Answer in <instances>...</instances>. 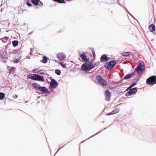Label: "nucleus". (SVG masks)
Listing matches in <instances>:
<instances>
[{"label":"nucleus","instance_id":"1","mask_svg":"<svg viewBox=\"0 0 156 156\" xmlns=\"http://www.w3.org/2000/svg\"><path fill=\"white\" fill-rule=\"evenodd\" d=\"M31 85L36 90H37V89L38 90L41 92L42 94H50V92L46 87L44 86H41L39 84L37 83H31Z\"/></svg>","mask_w":156,"mask_h":156},{"label":"nucleus","instance_id":"2","mask_svg":"<svg viewBox=\"0 0 156 156\" xmlns=\"http://www.w3.org/2000/svg\"><path fill=\"white\" fill-rule=\"evenodd\" d=\"M118 62L116 60H111L105 64L104 67L106 69H110L114 67Z\"/></svg>","mask_w":156,"mask_h":156},{"label":"nucleus","instance_id":"3","mask_svg":"<svg viewBox=\"0 0 156 156\" xmlns=\"http://www.w3.org/2000/svg\"><path fill=\"white\" fill-rule=\"evenodd\" d=\"M96 79L98 81V84L101 86H105L107 85V82L100 76H97Z\"/></svg>","mask_w":156,"mask_h":156},{"label":"nucleus","instance_id":"4","mask_svg":"<svg viewBox=\"0 0 156 156\" xmlns=\"http://www.w3.org/2000/svg\"><path fill=\"white\" fill-rule=\"evenodd\" d=\"M146 83L149 85H153L156 83V76H152L148 78L146 81Z\"/></svg>","mask_w":156,"mask_h":156},{"label":"nucleus","instance_id":"5","mask_svg":"<svg viewBox=\"0 0 156 156\" xmlns=\"http://www.w3.org/2000/svg\"><path fill=\"white\" fill-rule=\"evenodd\" d=\"M143 69L145 70V66L144 63L143 61L139 60L138 62L136 67L134 70V72H136V71H139V70H142Z\"/></svg>","mask_w":156,"mask_h":156},{"label":"nucleus","instance_id":"6","mask_svg":"<svg viewBox=\"0 0 156 156\" xmlns=\"http://www.w3.org/2000/svg\"><path fill=\"white\" fill-rule=\"evenodd\" d=\"M93 67L91 65H90L87 63H83L81 66V69L82 70L84 71H88L92 69Z\"/></svg>","mask_w":156,"mask_h":156},{"label":"nucleus","instance_id":"7","mask_svg":"<svg viewBox=\"0 0 156 156\" xmlns=\"http://www.w3.org/2000/svg\"><path fill=\"white\" fill-rule=\"evenodd\" d=\"M79 55L82 59L85 62H89L90 61L89 58H88L85 53H79Z\"/></svg>","mask_w":156,"mask_h":156},{"label":"nucleus","instance_id":"8","mask_svg":"<svg viewBox=\"0 0 156 156\" xmlns=\"http://www.w3.org/2000/svg\"><path fill=\"white\" fill-rule=\"evenodd\" d=\"M58 83L55 79L51 80V81L50 82V85L51 87H52V88H56L58 85Z\"/></svg>","mask_w":156,"mask_h":156},{"label":"nucleus","instance_id":"9","mask_svg":"<svg viewBox=\"0 0 156 156\" xmlns=\"http://www.w3.org/2000/svg\"><path fill=\"white\" fill-rule=\"evenodd\" d=\"M105 100L108 101H109L111 97V92L109 90H107L105 91Z\"/></svg>","mask_w":156,"mask_h":156},{"label":"nucleus","instance_id":"10","mask_svg":"<svg viewBox=\"0 0 156 156\" xmlns=\"http://www.w3.org/2000/svg\"><path fill=\"white\" fill-rule=\"evenodd\" d=\"M37 75L36 74H30L27 76V77L32 80L36 81Z\"/></svg>","mask_w":156,"mask_h":156},{"label":"nucleus","instance_id":"11","mask_svg":"<svg viewBox=\"0 0 156 156\" xmlns=\"http://www.w3.org/2000/svg\"><path fill=\"white\" fill-rule=\"evenodd\" d=\"M109 58L106 54L102 55L100 57V62H103L109 60Z\"/></svg>","mask_w":156,"mask_h":156},{"label":"nucleus","instance_id":"12","mask_svg":"<svg viewBox=\"0 0 156 156\" xmlns=\"http://www.w3.org/2000/svg\"><path fill=\"white\" fill-rule=\"evenodd\" d=\"M135 72H134V71L133 72L126 75L122 79V80H123L124 79L127 80L132 78L134 75H135Z\"/></svg>","mask_w":156,"mask_h":156},{"label":"nucleus","instance_id":"13","mask_svg":"<svg viewBox=\"0 0 156 156\" xmlns=\"http://www.w3.org/2000/svg\"><path fill=\"white\" fill-rule=\"evenodd\" d=\"M137 87H135L129 90L128 91V93L129 95H132L136 93L137 92Z\"/></svg>","mask_w":156,"mask_h":156},{"label":"nucleus","instance_id":"14","mask_svg":"<svg viewBox=\"0 0 156 156\" xmlns=\"http://www.w3.org/2000/svg\"><path fill=\"white\" fill-rule=\"evenodd\" d=\"M1 58L3 59H6L8 57L7 56V53L5 51H0Z\"/></svg>","mask_w":156,"mask_h":156},{"label":"nucleus","instance_id":"15","mask_svg":"<svg viewBox=\"0 0 156 156\" xmlns=\"http://www.w3.org/2000/svg\"><path fill=\"white\" fill-rule=\"evenodd\" d=\"M57 57L61 61H63L66 58L65 55L63 53H58L57 54Z\"/></svg>","mask_w":156,"mask_h":156},{"label":"nucleus","instance_id":"16","mask_svg":"<svg viewBox=\"0 0 156 156\" xmlns=\"http://www.w3.org/2000/svg\"><path fill=\"white\" fill-rule=\"evenodd\" d=\"M36 81L44 82V81L45 80L44 77L43 76L37 75V78Z\"/></svg>","mask_w":156,"mask_h":156},{"label":"nucleus","instance_id":"17","mask_svg":"<svg viewBox=\"0 0 156 156\" xmlns=\"http://www.w3.org/2000/svg\"><path fill=\"white\" fill-rule=\"evenodd\" d=\"M148 28L150 32H153L155 30V26L154 24H151L149 26Z\"/></svg>","mask_w":156,"mask_h":156},{"label":"nucleus","instance_id":"18","mask_svg":"<svg viewBox=\"0 0 156 156\" xmlns=\"http://www.w3.org/2000/svg\"><path fill=\"white\" fill-rule=\"evenodd\" d=\"M42 60H40V62H42L43 63L45 64L47 63L48 60V58L47 56H44L42 57Z\"/></svg>","mask_w":156,"mask_h":156},{"label":"nucleus","instance_id":"19","mask_svg":"<svg viewBox=\"0 0 156 156\" xmlns=\"http://www.w3.org/2000/svg\"><path fill=\"white\" fill-rule=\"evenodd\" d=\"M31 2L34 5L37 6L39 5L40 0H31Z\"/></svg>","mask_w":156,"mask_h":156},{"label":"nucleus","instance_id":"20","mask_svg":"<svg viewBox=\"0 0 156 156\" xmlns=\"http://www.w3.org/2000/svg\"><path fill=\"white\" fill-rule=\"evenodd\" d=\"M144 71V69H143L142 70H139V71H136V72H137V74L139 76V77L140 76L143 75Z\"/></svg>","mask_w":156,"mask_h":156},{"label":"nucleus","instance_id":"21","mask_svg":"<svg viewBox=\"0 0 156 156\" xmlns=\"http://www.w3.org/2000/svg\"><path fill=\"white\" fill-rule=\"evenodd\" d=\"M18 44V41L17 40H14L12 41V45L14 47L17 46Z\"/></svg>","mask_w":156,"mask_h":156},{"label":"nucleus","instance_id":"22","mask_svg":"<svg viewBox=\"0 0 156 156\" xmlns=\"http://www.w3.org/2000/svg\"><path fill=\"white\" fill-rule=\"evenodd\" d=\"M9 39V37H5L3 38H1V40L2 41L3 43H5Z\"/></svg>","mask_w":156,"mask_h":156},{"label":"nucleus","instance_id":"23","mask_svg":"<svg viewBox=\"0 0 156 156\" xmlns=\"http://www.w3.org/2000/svg\"><path fill=\"white\" fill-rule=\"evenodd\" d=\"M54 2H57L59 3H66L64 0H52Z\"/></svg>","mask_w":156,"mask_h":156},{"label":"nucleus","instance_id":"24","mask_svg":"<svg viewBox=\"0 0 156 156\" xmlns=\"http://www.w3.org/2000/svg\"><path fill=\"white\" fill-rule=\"evenodd\" d=\"M110 126V125H109V126H108L107 127H106V128H105L104 129H103V130H101V131H100L98 133H96L95 134H94V135L90 136V137H89V138H88L87 139H86V140H87L88 139H89L92 137H93L94 136L97 135V134L100 133L101 131H103V130H104V129H106L109 126Z\"/></svg>","mask_w":156,"mask_h":156},{"label":"nucleus","instance_id":"25","mask_svg":"<svg viewBox=\"0 0 156 156\" xmlns=\"http://www.w3.org/2000/svg\"><path fill=\"white\" fill-rule=\"evenodd\" d=\"M119 112V109L117 108H116L114 109H113L112 111V114L113 115Z\"/></svg>","mask_w":156,"mask_h":156},{"label":"nucleus","instance_id":"26","mask_svg":"<svg viewBox=\"0 0 156 156\" xmlns=\"http://www.w3.org/2000/svg\"><path fill=\"white\" fill-rule=\"evenodd\" d=\"M130 52H126L125 53H122V55L124 56H128L130 55Z\"/></svg>","mask_w":156,"mask_h":156},{"label":"nucleus","instance_id":"27","mask_svg":"<svg viewBox=\"0 0 156 156\" xmlns=\"http://www.w3.org/2000/svg\"><path fill=\"white\" fill-rule=\"evenodd\" d=\"M5 94L2 92H0V100H2L4 98Z\"/></svg>","mask_w":156,"mask_h":156},{"label":"nucleus","instance_id":"28","mask_svg":"<svg viewBox=\"0 0 156 156\" xmlns=\"http://www.w3.org/2000/svg\"><path fill=\"white\" fill-rule=\"evenodd\" d=\"M10 69H8L9 70V73H10V72H13L15 71L16 68L15 67L13 66L12 67H9Z\"/></svg>","mask_w":156,"mask_h":156},{"label":"nucleus","instance_id":"29","mask_svg":"<svg viewBox=\"0 0 156 156\" xmlns=\"http://www.w3.org/2000/svg\"><path fill=\"white\" fill-rule=\"evenodd\" d=\"M55 73L58 75H59L61 74V72L60 70L58 69H55Z\"/></svg>","mask_w":156,"mask_h":156},{"label":"nucleus","instance_id":"30","mask_svg":"<svg viewBox=\"0 0 156 156\" xmlns=\"http://www.w3.org/2000/svg\"><path fill=\"white\" fill-rule=\"evenodd\" d=\"M21 56L18 58L16 59L13 61V62L14 63H17L19 62V60L21 59Z\"/></svg>","mask_w":156,"mask_h":156},{"label":"nucleus","instance_id":"31","mask_svg":"<svg viewBox=\"0 0 156 156\" xmlns=\"http://www.w3.org/2000/svg\"><path fill=\"white\" fill-rule=\"evenodd\" d=\"M137 84V83L136 82H134L133 83L131 84L130 86L129 87L132 88V87L135 86Z\"/></svg>","mask_w":156,"mask_h":156},{"label":"nucleus","instance_id":"32","mask_svg":"<svg viewBox=\"0 0 156 156\" xmlns=\"http://www.w3.org/2000/svg\"><path fill=\"white\" fill-rule=\"evenodd\" d=\"M100 64V63L99 62H96L93 65V66H92L93 68H94V67L98 66Z\"/></svg>","mask_w":156,"mask_h":156},{"label":"nucleus","instance_id":"33","mask_svg":"<svg viewBox=\"0 0 156 156\" xmlns=\"http://www.w3.org/2000/svg\"><path fill=\"white\" fill-rule=\"evenodd\" d=\"M60 65L63 68H65L66 67V65L65 64H63V62H61L59 63Z\"/></svg>","mask_w":156,"mask_h":156},{"label":"nucleus","instance_id":"34","mask_svg":"<svg viewBox=\"0 0 156 156\" xmlns=\"http://www.w3.org/2000/svg\"><path fill=\"white\" fill-rule=\"evenodd\" d=\"M27 5L29 7H30L32 6V4L31 3H30V2H27Z\"/></svg>","mask_w":156,"mask_h":156},{"label":"nucleus","instance_id":"35","mask_svg":"<svg viewBox=\"0 0 156 156\" xmlns=\"http://www.w3.org/2000/svg\"><path fill=\"white\" fill-rule=\"evenodd\" d=\"M91 49L93 50L92 52L93 55V57L94 58H95L96 55H95V51H94V50L92 48Z\"/></svg>","mask_w":156,"mask_h":156},{"label":"nucleus","instance_id":"36","mask_svg":"<svg viewBox=\"0 0 156 156\" xmlns=\"http://www.w3.org/2000/svg\"><path fill=\"white\" fill-rule=\"evenodd\" d=\"M44 71V70L43 69H42V70H40L39 71V72H40V73H39V74H42V75H44L45 74V73H44V72H42V71Z\"/></svg>","mask_w":156,"mask_h":156},{"label":"nucleus","instance_id":"37","mask_svg":"<svg viewBox=\"0 0 156 156\" xmlns=\"http://www.w3.org/2000/svg\"><path fill=\"white\" fill-rule=\"evenodd\" d=\"M88 62V63H87L88 64H89L90 65H91L92 66H93L94 64L93 62V61H91L90 62L89 61Z\"/></svg>","mask_w":156,"mask_h":156},{"label":"nucleus","instance_id":"38","mask_svg":"<svg viewBox=\"0 0 156 156\" xmlns=\"http://www.w3.org/2000/svg\"><path fill=\"white\" fill-rule=\"evenodd\" d=\"M123 81V80H120V81H119V82H114V84H118L119 83L121 82H122V81Z\"/></svg>","mask_w":156,"mask_h":156},{"label":"nucleus","instance_id":"39","mask_svg":"<svg viewBox=\"0 0 156 156\" xmlns=\"http://www.w3.org/2000/svg\"><path fill=\"white\" fill-rule=\"evenodd\" d=\"M55 88H53V87L52 88V87H51L50 86H49V88L51 91H52L53 90V89H54Z\"/></svg>","mask_w":156,"mask_h":156},{"label":"nucleus","instance_id":"40","mask_svg":"<svg viewBox=\"0 0 156 156\" xmlns=\"http://www.w3.org/2000/svg\"><path fill=\"white\" fill-rule=\"evenodd\" d=\"M39 5L40 6H42L43 5V2L40 1V2H39Z\"/></svg>","mask_w":156,"mask_h":156},{"label":"nucleus","instance_id":"41","mask_svg":"<svg viewBox=\"0 0 156 156\" xmlns=\"http://www.w3.org/2000/svg\"><path fill=\"white\" fill-rule=\"evenodd\" d=\"M113 115V114H112V112L106 114V115Z\"/></svg>","mask_w":156,"mask_h":156},{"label":"nucleus","instance_id":"42","mask_svg":"<svg viewBox=\"0 0 156 156\" xmlns=\"http://www.w3.org/2000/svg\"><path fill=\"white\" fill-rule=\"evenodd\" d=\"M130 88H131L129 86V87H127L126 88V91H129V90L130 89Z\"/></svg>","mask_w":156,"mask_h":156},{"label":"nucleus","instance_id":"43","mask_svg":"<svg viewBox=\"0 0 156 156\" xmlns=\"http://www.w3.org/2000/svg\"><path fill=\"white\" fill-rule=\"evenodd\" d=\"M37 70L36 69H34L33 70V72L34 73H37V72H36V70Z\"/></svg>","mask_w":156,"mask_h":156},{"label":"nucleus","instance_id":"44","mask_svg":"<svg viewBox=\"0 0 156 156\" xmlns=\"http://www.w3.org/2000/svg\"><path fill=\"white\" fill-rule=\"evenodd\" d=\"M62 147H59L58 150L55 153V154L54 155L56 154L57 153V152Z\"/></svg>","mask_w":156,"mask_h":156},{"label":"nucleus","instance_id":"45","mask_svg":"<svg viewBox=\"0 0 156 156\" xmlns=\"http://www.w3.org/2000/svg\"><path fill=\"white\" fill-rule=\"evenodd\" d=\"M17 97H18V96L16 95L13 96V98H17Z\"/></svg>","mask_w":156,"mask_h":156},{"label":"nucleus","instance_id":"46","mask_svg":"<svg viewBox=\"0 0 156 156\" xmlns=\"http://www.w3.org/2000/svg\"><path fill=\"white\" fill-rule=\"evenodd\" d=\"M140 78V77H138V79H137V80H136V82L137 81H138Z\"/></svg>","mask_w":156,"mask_h":156},{"label":"nucleus","instance_id":"47","mask_svg":"<svg viewBox=\"0 0 156 156\" xmlns=\"http://www.w3.org/2000/svg\"><path fill=\"white\" fill-rule=\"evenodd\" d=\"M125 9H126V11H127V12H128L129 14L130 15V14H129V12H128V11L127 10V9L125 7Z\"/></svg>","mask_w":156,"mask_h":156},{"label":"nucleus","instance_id":"48","mask_svg":"<svg viewBox=\"0 0 156 156\" xmlns=\"http://www.w3.org/2000/svg\"><path fill=\"white\" fill-rule=\"evenodd\" d=\"M66 0L68 1H72L73 0Z\"/></svg>","mask_w":156,"mask_h":156},{"label":"nucleus","instance_id":"49","mask_svg":"<svg viewBox=\"0 0 156 156\" xmlns=\"http://www.w3.org/2000/svg\"><path fill=\"white\" fill-rule=\"evenodd\" d=\"M52 79H53L52 78V77H50V80H52Z\"/></svg>","mask_w":156,"mask_h":156},{"label":"nucleus","instance_id":"50","mask_svg":"<svg viewBox=\"0 0 156 156\" xmlns=\"http://www.w3.org/2000/svg\"><path fill=\"white\" fill-rule=\"evenodd\" d=\"M4 9V8H2L1 10L2 11V10H3Z\"/></svg>","mask_w":156,"mask_h":156},{"label":"nucleus","instance_id":"51","mask_svg":"<svg viewBox=\"0 0 156 156\" xmlns=\"http://www.w3.org/2000/svg\"><path fill=\"white\" fill-rule=\"evenodd\" d=\"M118 3H119V5H120V4L119 3V1H118Z\"/></svg>","mask_w":156,"mask_h":156},{"label":"nucleus","instance_id":"52","mask_svg":"<svg viewBox=\"0 0 156 156\" xmlns=\"http://www.w3.org/2000/svg\"><path fill=\"white\" fill-rule=\"evenodd\" d=\"M50 71H53V70H51V69H50L49 70Z\"/></svg>","mask_w":156,"mask_h":156},{"label":"nucleus","instance_id":"53","mask_svg":"<svg viewBox=\"0 0 156 156\" xmlns=\"http://www.w3.org/2000/svg\"><path fill=\"white\" fill-rule=\"evenodd\" d=\"M31 33H32V32H30V33H29V34H31Z\"/></svg>","mask_w":156,"mask_h":156},{"label":"nucleus","instance_id":"54","mask_svg":"<svg viewBox=\"0 0 156 156\" xmlns=\"http://www.w3.org/2000/svg\"><path fill=\"white\" fill-rule=\"evenodd\" d=\"M47 83H50V82H49L48 81Z\"/></svg>","mask_w":156,"mask_h":156},{"label":"nucleus","instance_id":"55","mask_svg":"<svg viewBox=\"0 0 156 156\" xmlns=\"http://www.w3.org/2000/svg\"><path fill=\"white\" fill-rule=\"evenodd\" d=\"M117 87V86H115V87L116 88V87Z\"/></svg>","mask_w":156,"mask_h":156},{"label":"nucleus","instance_id":"56","mask_svg":"<svg viewBox=\"0 0 156 156\" xmlns=\"http://www.w3.org/2000/svg\"><path fill=\"white\" fill-rule=\"evenodd\" d=\"M84 141H83L81 143L83 142Z\"/></svg>","mask_w":156,"mask_h":156},{"label":"nucleus","instance_id":"57","mask_svg":"<svg viewBox=\"0 0 156 156\" xmlns=\"http://www.w3.org/2000/svg\"><path fill=\"white\" fill-rule=\"evenodd\" d=\"M130 15L131 16H132V17H133V16H132V15Z\"/></svg>","mask_w":156,"mask_h":156},{"label":"nucleus","instance_id":"58","mask_svg":"<svg viewBox=\"0 0 156 156\" xmlns=\"http://www.w3.org/2000/svg\"><path fill=\"white\" fill-rule=\"evenodd\" d=\"M130 15L131 16H132V17H133V16H132V15Z\"/></svg>","mask_w":156,"mask_h":156}]
</instances>
